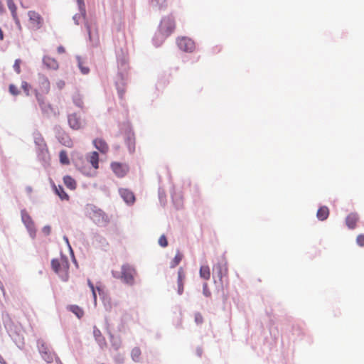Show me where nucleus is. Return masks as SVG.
I'll list each match as a JSON object with an SVG mask.
<instances>
[{"label":"nucleus","mask_w":364,"mask_h":364,"mask_svg":"<svg viewBox=\"0 0 364 364\" xmlns=\"http://www.w3.org/2000/svg\"><path fill=\"white\" fill-rule=\"evenodd\" d=\"M117 60L118 73L115 79V86L118 95L122 99L124 93V86L129 68L127 58L122 49L120 52L117 53Z\"/></svg>","instance_id":"obj_1"},{"label":"nucleus","mask_w":364,"mask_h":364,"mask_svg":"<svg viewBox=\"0 0 364 364\" xmlns=\"http://www.w3.org/2000/svg\"><path fill=\"white\" fill-rule=\"evenodd\" d=\"M175 29V21L172 16L164 17L159 25V31L153 37V43L156 47L160 46L164 40Z\"/></svg>","instance_id":"obj_2"},{"label":"nucleus","mask_w":364,"mask_h":364,"mask_svg":"<svg viewBox=\"0 0 364 364\" xmlns=\"http://www.w3.org/2000/svg\"><path fill=\"white\" fill-rule=\"evenodd\" d=\"M86 213L97 226L105 227L109 222L108 215L102 209L93 204L87 205Z\"/></svg>","instance_id":"obj_3"},{"label":"nucleus","mask_w":364,"mask_h":364,"mask_svg":"<svg viewBox=\"0 0 364 364\" xmlns=\"http://www.w3.org/2000/svg\"><path fill=\"white\" fill-rule=\"evenodd\" d=\"M135 269L129 264H124L121 267V272L112 271L114 278L121 279L125 284L132 285L134 284V274Z\"/></svg>","instance_id":"obj_4"},{"label":"nucleus","mask_w":364,"mask_h":364,"mask_svg":"<svg viewBox=\"0 0 364 364\" xmlns=\"http://www.w3.org/2000/svg\"><path fill=\"white\" fill-rule=\"evenodd\" d=\"M64 259V262L61 264L59 259L57 258L52 259L51 260V268L56 273L59 277L63 282H67L69 278L68 275V268L69 263L67 257L65 256L63 257Z\"/></svg>","instance_id":"obj_5"},{"label":"nucleus","mask_w":364,"mask_h":364,"mask_svg":"<svg viewBox=\"0 0 364 364\" xmlns=\"http://www.w3.org/2000/svg\"><path fill=\"white\" fill-rule=\"evenodd\" d=\"M21 221L25 225L30 237L34 239L36 235V229L34 222L26 209L21 210Z\"/></svg>","instance_id":"obj_6"},{"label":"nucleus","mask_w":364,"mask_h":364,"mask_svg":"<svg viewBox=\"0 0 364 364\" xmlns=\"http://www.w3.org/2000/svg\"><path fill=\"white\" fill-rule=\"evenodd\" d=\"M53 132L55 136L59 143L67 147L73 146L72 139L60 125H55L53 127Z\"/></svg>","instance_id":"obj_7"},{"label":"nucleus","mask_w":364,"mask_h":364,"mask_svg":"<svg viewBox=\"0 0 364 364\" xmlns=\"http://www.w3.org/2000/svg\"><path fill=\"white\" fill-rule=\"evenodd\" d=\"M2 321L9 336H13V333H17L18 331H20V328L14 323L8 313L3 314Z\"/></svg>","instance_id":"obj_8"},{"label":"nucleus","mask_w":364,"mask_h":364,"mask_svg":"<svg viewBox=\"0 0 364 364\" xmlns=\"http://www.w3.org/2000/svg\"><path fill=\"white\" fill-rule=\"evenodd\" d=\"M176 43L180 50L186 53H191L195 48L193 41L188 37L178 38Z\"/></svg>","instance_id":"obj_9"},{"label":"nucleus","mask_w":364,"mask_h":364,"mask_svg":"<svg viewBox=\"0 0 364 364\" xmlns=\"http://www.w3.org/2000/svg\"><path fill=\"white\" fill-rule=\"evenodd\" d=\"M227 272L228 268L226 267V262H218L215 264L213 267V278L215 279V283H217L215 278H218L221 286H223V277L226 274Z\"/></svg>","instance_id":"obj_10"},{"label":"nucleus","mask_w":364,"mask_h":364,"mask_svg":"<svg viewBox=\"0 0 364 364\" xmlns=\"http://www.w3.org/2000/svg\"><path fill=\"white\" fill-rule=\"evenodd\" d=\"M37 158L41 164L46 167L50 161V155L47 145L36 148Z\"/></svg>","instance_id":"obj_11"},{"label":"nucleus","mask_w":364,"mask_h":364,"mask_svg":"<svg viewBox=\"0 0 364 364\" xmlns=\"http://www.w3.org/2000/svg\"><path fill=\"white\" fill-rule=\"evenodd\" d=\"M111 168L118 178L124 177L129 171L128 166L119 162H112Z\"/></svg>","instance_id":"obj_12"},{"label":"nucleus","mask_w":364,"mask_h":364,"mask_svg":"<svg viewBox=\"0 0 364 364\" xmlns=\"http://www.w3.org/2000/svg\"><path fill=\"white\" fill-rule=\"evenodd\" d=\"M124 141L127 144L129 151L133 153L135 150V138L134 133L131 129H128L125 132Z\"/></svg>","instance_id":"obj_13"},{"label":"nucleus","mask_w":364,"mask_h":364,"mask_svg":"<svg viewBox=\"0 0 364 364\" xmlns=\"http://www.w3.org/2000/svg\"><path fill=\"white\" fill-rule=\"evenodd\" d=\"M119 193L123 200L128 205H132L134 203L135 196L132 191L127 188H119Z\"/></svg>","instance_id":"obj_14"},{"label":"nucleus","mask_w":364,"mask_h":364,"mask_svg":"<svg viewBox=\"0 0 364 364\" xmlns=\"http://www.w3.org/2000/svg\"><path fill=\"white\" fill-rule=\"evenodd\" d=\"M68 122L69 127L74 130H78L82 127L80 117H78L76 113H73L68 115Z\"/></svg>","instance_id":"obj_15"},{"label":"nucleus","mask_w":364,"mask_h":364,"mask_svg":"<svg viewBox=\"0 0 364 364\" xmlns=\"http://www.w3.org/2000/svg\"><path fill=\"white\" fill-rule=\"evenodd\" d=\"M38 82L39 84V89L43 94L48 93L50 90V82L46 76L39 73L38 75Z\"/></svg>","instance_id":"obj_16"},{"label":"nucleus","mask_w":364,"mask_h":364,"mask_svg":"<svg viewBox=\"0 0 364 364\" xmlns=\"http://www.w3.org/2000/svg\"><path fill=\"white\" fill-rule=\"evenodd\" d=\"M28 16L31 22L36 25V28H40L42 26L43 18L38 13L34 11H29Z\"/></svg>","instance_id":"obj_17"},{"label":"nucleus","mask_w":364,"mask_h":364,"mask_svg":"<svg viewBox=\"0 0 364 364\" xmlns=\"http://www.w3.org/2000/svg\"><path fill=\"white\" fill-rule=\"evenodd\" d=\"M52 187L54 193L60 198L62 200H68L69 196L65 191L63 187L60 185L56 186L54 183H52Z\"/></svg>","instance_id":"obj_18"},{"label":"nucleus","mask_w":364,"mask_h":364,"mask_svg":"<svg viewBox=\"0 0 364 364\" xmlns=\"http://www.w3.org/2000/svg\"><path fill=\"white\" fill-rule=\"evenodd\" d=\"M96 289L98 291L100 296L102 298V299L103 301V304H104L105 310L107 311H110L112 309V304H111L110 299L107 296L105 295V293L101 287L97 286Z\"/></svg>","instance_id":"obj_19"},{"label":"nucleus","mask_w":364,"mask_h":364,"mask_svg":"<svg viewBox=\"0 0 364 364\" xmlns=\"http://www.w3.org/2000/svg\"><path fill=\"white\" fill-rule=\"evenodd\" d=\"M185 273L182 267H180L178 270V277H177V286L178 289L177 292L179 295H181L183 292V280L185 279Z\"/></svg>","instance_id":"obj_20"},{"label":"nucleus","mask_w":364,"mask_h":364,"mask_svg":"<svg viewBox=\"0 0 364 364\" xmlns=\"http://www.w3.org/2000/svg\"><path fill=\"white\" fill-rule=\"evenodd\" d=\"M329 216V209L326 205H321L317 210L316 218L320 221L326 220Z\"/></svg>","instance_id":"obj_21"},{"label":"nucleus","mask_w":364,"mask_h":364,"mask_svg":"<svg viewBox=\"0 0 364 364\" xmlns=\"http://www.w3.org/2000/svg\"><path fill=\"white\" fill-rule=\"evenodd\" d=\"M358 220V215L357 213H351L346 218V224L349 229H354L356 225V223Z\"/></svg>","instance_id":"obj_22"},{"label":"nucleus","mask_w":364,"mask_h":364,"mask_svg":"<svg viewBox=\"0 0 364 364\" xmlns=\"http://www.w3.org/2000/svg\"><path fill=\"white\" fill-rule=\"evenodd\" d=\"M40 108L43 114L46 115L48 117H50L52 114L57 117L58 114L50 103L46 102V104L41 105Z\"/></svg>","instance_id":"obj_23"},{"label":"nucleus","mask_w":364,"mask_h":364,"mask_svg":"<svg viewBox=\"0 0 364 364\" xmlns=\"http://www.w3.org/2000/svg\"><path fill=\"white\" fill-rule=\"evenodd\" d=\"M94 146L100 152L105 154L108 150V146L105 140L102 139H95L93 141Z\"/></svg>","instance_id":"obj_24"},{"label":"nucleus","mask_w":364,"mask_h":364,"mask_svg":"<svg viewBox=\"0 0 364 364\" xmlns=\"http://www.w3.org/2000/svg\"><path fill=\"white\" fill-rule=\"evenodd\" d=\"M171 198L173 205H175L176 209H180L183 206L182 203V196L180 193H178L176 191H173L171 193Z\"/></svg>","instance_id":"obj_25"},{"label":"nucleus","mask_w":364,"mask_h":364,"mask_svg":"<svg viewBox=\"0 0 364 364\" xmlns=\"http://www.w3.org/2000/svg\"><path fill=\"white\" fill-rule=\"evenodd\" d=\"M43 63L50 69L56 70L58 68V62L50 57L44 56L43 58Z\"/></svg>","instance_id":"obj_26"},{"label":"nucleus","mask_w":364,"mask_h":364,"mask_svg":"<svg viewBox=\"0 0 364 364\" xmlns=\"http://www.w3.org/2000/svg\"><path fill=\"white\" fill-rule=\"evenodd\" d=\"M109 341L112 348L115 350H118L121 346V339L119 337L114 336L109 331H108Z\"/></svg>","instance_id":"obj_27"},{"label":"nucleus","mask_w":364,"mask_h":364,"mask_svg":"<svg viewBox=\"0 0 364 364\" xmlns=\"http://www.w3.org/2000/svg\"><path fill=\"white\" fill-rule=\"evenodd\" d=\"M33 139H34V144L36 146L41 147V146H45L46 144L43 136L39 132H35L33 133Z\"/></svg>","instance_id":"obj_28"},{"label":"nucleus","mask_w":364,"mask_h":364,"mask_svg":"<svg viewBox=\"0 0 364 364\" xmlns=\"http://www.w3.org/2000/svg\"><path fill=\"white\" fill-rule=\"evenodd\" d=\"M93 336L96 342L100 347H102V345L105 344V338L102 336L101 331L96 326H95L93 329Z\"/></svg>","instance_id":"obj_29"},{"label":"nucleus","mask_w":364,"mask_h":364,"mask_svg":"<svg viewBox=\"0 0 364 364\" xmlns=\"http://www.w3.org/2000/svg\"><path fill=\"white\" fill-rule=\"evenodd\" d=\"M67 309L73 313L78 318H81L84 315L83 309L77 305H69Z\"/></svg>","instance_id":"obj_30"},{"label":"nucleus","mask_w":364,"mask_h":364,"mask_svg":"<svg viewBox=\"0 0 364 364\" xmlns=\"http://www.w3.org/2000/svg\"><path fill=\"white\" fill-rule=\"evenodd\" d=\"M63 183L66 187L70 190H75L76 188L75 180L69 175H66L63 177Z\"/></svg>","instance_id":"obj_31"},{"label":"nucleus","mask_w":364,"mask_h":364,"mask_svg":"<svg viewBox=\"0 0 364 364\" xmlns=\"http://www.w3.org/2000/svg\"><path fill=\"white\" fill-rule=\"evenodd\" d=\"M13 336H11L17 347L19 349H23L24 346L23 338L20 335V331H18L17 333H13Z\"/></svg>","instance_id":"obj_32"},{"label":"nucleus","mask_w":364,"mask_h":364,"mask_svg":"<svg viewBox=\"0 0 364 364\" xmlns=\"http://www.w3.org/2000/svg\"><path fill=\"white\" fill-rule=\"evenodd\" d=\"M76 60L77 62L78 68L80 69L81 73L83 75H87L90 73V68L83 65V62L81 57L80 55H77Z\"/></svg>","instance_id":"obj_33"},{"label":"nucleus","mask_w":364,"mask_h":364,"mask_svg":"<svg viewBox=\"0 0 364 364\" xmlns=\"http://www.w3.org/2000/svg\"><path fill=\"white\" fill-rule=\"evenodd\" d=\"M90 163L92 166L95 169L98 168L99 167V154L97 151L92 152V154L90 157Z\"/></svg>","instance_id":"obj_34"},{"label":"nucleus","mask_w":364,"mask_h":364,"mask_svg":"<svg viewBox=\"0 0 364 364\" xmlns=\"http://www.w3.org/2000/svg\"><path fill=\"white\" fill-rule=\"evenodd\" d=\"M200 276L201 278L208 280L210 277V272L208 266H201L200 268Z\"/></svg>","instance_id":"obj_35"},{"label":"nucleus","mask_w":364,"mask_h":364,"mask_svg":"<svg viewBox=\"0 0 364 364\" xmlns=\"http://www.w3.org/2000/svg\"><path fill=\"white\" fill-rule=\"evenodd\" d=\"M59 159H60V164L63 165L70 164V159L68 156V154H67L66 151H65V150H62L60 151Z\"/></svg>","instance_id":"obj_36"},{"label":"nucleus","mask_w":364,"mask_h":364,"mask_svg":"<svg viewBox=\"0 0 364 364\" xmlns=\"http://www.w3.org/2000/svg\"><path fill=\"white\" fill-rule=\"evenodd\" d=\"M38 349L41 355L43 354L46 351L49 350L46 342L43 340H38L37 341Z\"/></svg>","instance_id":"obj_37"},{"label":"nucleus","mask_w":364,"mask_h":364,"mask_svg":"<svg viewBox=\"0 0 364 364\" xmlns=\"http://www.w3.org/2000/svg\"><path fill=\"white\" fill-rule=\"evenodd\" d=\"M141 355V350L138 347H134L131 352L132 359L134 362H139Z\"/></svg>","instance_id":"obj_38"},{"label":"nucleus","mask_w":364,"mask_h":364,"mask_svg":"<svg viewBox=\"0 0 364 364\" xmlns=\"http://www.w3.org/2000/svg\"><path fill=\"white\" fill-rule=\"evenodd\" d=\"M183 255L178 251L177 254L175 255L174 258L170 262V267L174 268L176 267L181 261Z\"/></svg>","instance_id":"obj_39"},{"label":"nucleus","mask_w":364,"mask_h":364,"mask_svg":"<svg viewBox=\"0 0 364 364\" xmlns=\"http://www.w3.org/2000/svg\"><path fill=\"white\" fill-rule=\"evenodd\" d=\"M54 356L55 353H52L50 350L41 355L42 358L48 363L53 362Z\"/></svg>","instance_id":"obj_40"},{"label":"nucleus","mask_w":364,"mask_h":364,"mask_svg":"<svg viewBox=\"0 0 364 364\" xmlns=\"http://www.w3.org/2000/svg\"><path fill=\"white\" fill-rule=\"evenodd\" d=\"M77 3L80 13H81V15L82 16L83 18L85 19L86 9H85V4L84 2V0H77Z\"/></svg>","instance_id":"obj_41"},{"label":"nucleus","mask_w":364,"mask_h":364,"mask_svg":"<svg viewBox=\"0 0 364 364\" xmlns=\"http://www.w3.org/2000/svg\"><path fill=\"white\" fill-rule=\"evenodd\" d=\"M35 94L36 100L40 107L46 104V102L44 101V97L42 94L39 93V92L36 90H35Z\"/></svg>","instance_id":"obj_42"},{"label":"nucleus","mask_w":364,"mask_h":364,"mask_svg":"<svg viewBox=\"0 0 364 364\" xmlns=\"http://www.w3.org/2000/svg\"><path fill=\"white\" fill-rule=\"evenodd\" d=\"M159 245L162 247H166L168 245V240L165 235H161V237L159 239Z\"/></svg>","instance_id":"obj_43"},{"label":"nucleus","mask_w":364,"mask_h":364,"mask_svg":"<svg viewBox=\"0 0 364 364\" xmlns=\"http://www.w3.org/2000/svg\"><path fill=\"white\" fill-rule=\"evenodd\" d=\"M9 92L14 96H16L20 93V91L18 90V87L14 84L9 85Z\"/></svg>","instance_id":"obj_44"},{"label":"nucleus","mask_w":364,"mask_h":364,"mask_svg":"<svg viewBox=\"0 0 364 364\" xmlns=\"http://www.w3.org/2000/svg\"><path fill=\"white\" fill-rule=\"evenodd\" d=\"M7 6H8V8H9V9L10 10V11L11 13V15L16 14L17 8H16V4H14V1L8 2L7 3Z\"/></svg>","instance_id":"obj_45"},{"label":"nucleus","mask_w":364,"mask_h":364,"mask_svg":"<svg viewBox=\"0 0 364 364\" xmlns=\"http://www.w3.org/2000/svg\"><path fill=\"white\" fill-rule=\"evenodd\" d=\"M21 63V60L20 59H16L14 64V70L16 73L19 74L21 73V68H20V64Z\"/></svg>","instance_id":"obj_46"},{"label":"nucleus","mask_w":364,"mask_h":364,"mask_svg":"<svg viewBox=\"0 0 364 364\" xmlns=\"http://www.w3.org/2000/svg\"><path fill=\"white\" fill-rule=\"evenodd\" d=\"M203 294L206 297H210L211 296V292L208 289L207 283H204L203 285Z\"/></svg>","instance_id":"obj_47"},{"label":"nucleus","mask_w":364,"mask_h":364,"mask_svg":"<svg viewBox=\"0 0 364 364\" xmlns=\"http://www.w3.org/2000/svg\"><path fill=\"white\" fill-rule=\"evenodd\" d=\"M21 87L23 90L24 92L26 93V95L27 96H28L30 95L29 94L30 85L28 82H26L25 81H23L22 84H21Z\"/></svg>","instance_id":"obj_48"},{"label":"nucleus","mask_w":364,"mask_h":364,"mask_svg":"<svg viewBox=\"0 0 364 364\" xmlns=\"http://www.w3.org/2000/svg\"><path fill=\"white\" fill-rule=\"evenodd\" d=\"M356 242L360 247L364 246V235L363 234H360V235H358V237L356 238Z\"/></svg>","instance_id":"obj_49"},{"label":"nucleus","mask_w":364,"mask_h":364,"mask_svg":"<svg viewBox=\"0 0 364 364\" xmlns=\"http://www.w3.org/2000/svg\"><path fill=\"white\" fill-rule=\"evenodd\" d=\"M114 360L117 364H122L124 363V357L121 354H117L114 357Z\"/></svg>","instance_id":"obj_50"},{"label":"nucleus","mask_w":364,"mask_h":364,"mask_svg":"<svg viewBox=\"0 0 364 364\" xmlns=\"http://www.w3.org/2000/svg\"><path fill=\"white\" fill-rule=\"evenodd\" d=\"M85 28L87 29V31L88 33V36H89V39L90 41H92V33H91V28H90V24L87 23V22H85Z\"/></svg>","instance_id":"obj_51"},{"label":"nucleus","mask_w":364,"mask_h":364,"mask_svg":"<svg viewBox=\"0 0 364 364\" xmlns=\"http://www.w3.org/2000/svg\"><path fill=\"white\" fill-rule=\"evenodd\" d=\"M42 232H43V234H45L46 235H49L50 234V232H51V228L50 225H45L43 229H42Z\"/></svg>","instance_id":"obj_52"},{"label":"nucleus","mask_w":364,"mask_h":364,"mask_svg":"<svg viewBox=\"0 0 364 364\" xmlns=\"http://www.w3.org/2000/svg\"><path fill=\"white\" fill-rule=\"evenodd\" d=\"M73 102L78 107H82V102L80 98L74 97Z\"/></svg>","instance_id":"obj_53"},{"label":"nucleus","mask_w":364,"mask_h":364,"mask_svg":"<svg viewBox=\"0 0 364 364\" xmlns=\"http://www.w3.org/2000/svg\"><path fill=\"white\" fill-rule=\"evenodd\" d=\"M12 18L16 23V25L18 26V28H21V23H20V21L17 16V14H12Z\"/></svg>","instance_id":"obj_54"},{"label":"nucleus","mask_w":364,"mask_h":364,"mask_svg":"<svg viewBox=\"0 0 364 364\" xmlns=\"http://www.w3.org/2000/svg\"><path fill=\"white\" fill-rule=\"evenodd\" d=\"M81 16L82 17V16L81 15V13L80 14H76L73 16V19L76 25H79V20Z\"/></svg>","instance_id":"obj_55"},{"label":"nucleus","mask_w":364,"mask_h":364,"mask_svg":"<svg viewBox=\"0 0 364 364\" xmlns=\"http://www.w3.org/2000/svg\"><path fill=\"white\" fill-rule=\"evenodd\" d=\"M65 82L63 80H58L56 83V85L59 90H62L65 87Z\"/></svg>","instance_id":"obj_56"},{"label":"nucleus","mask_w":364,"mask_h":364,"mask_svg":"<svg viewBox=\"0 0 364 364\" xmlns=\"http://www.w3.org/2000/svg\"><path fill=\"white\" fill-rule=\"evenodd\" d=\"M195 321L197 323H200L203 321V318L200 314H196L195 316Z\"/></svg>","instance_id":"obj_57"},{"label":"nucleus","mask_w":364,"mask_h":364,"mask_svg":"<svg viewBox=\"0 0 364 364\" xmlns=\"http://www.w3.org/2000/svg\"><path fill=\"white\" fill-rule=\"evenodd\" d=\"M67 246H68V249H69V251H70V253L71 256H72V257H73V261H74V262H76V260H75V257H74V252H73V249H72V247H71L70 244V243H69V244H67Z\"/></svg>","instance_id":"obj_58"},{"label":"nucleus","mask_w":364,"mask_h":364,"mask_svg":"<svg viewBox=\"0 0 364 364\" xmlns=\"http://www.w3.org/2000/svg\"><path fill=\"white\" fill-rule=\"evenodd\" d=\"M87 284L92 291H94V290H95V286L93 283L90 281V279H87Z\"/></svg>","instance_id":"obj_59"},{"label":"nucleus","mask_w":364,"mask_h":364,"mask_svg":"<svg viewBox=\"0 0 364 364\" xmlns=\"http://www.w3.org/2000/svg\"><path fill=\"white\" fill-rule=\"evenodd\" d=\"M159 200H160L161 204L164 205L165 203L164 201L163 193L160 191H159Z\"/></svg>","instance_id":"obj_60"},{"label":"nucleus","mask_w":364,"mask_h":364,"mask_svg":"<svg viewBox=\"0 0 364 364\" xmlns=\"http://www.w3.org/2000/svg\"><path fill=\"white\" fill-rule=\"evenodd\" d=\"M57 50L58 53H64L65 52V49L63 46H58Z\"/></svg>","instance_id":"obj_61"},{"label":"nucleus","mask_w":364,"mask_h":364,"mask_svg":"<svg viewBox=\"0 0 364 364\" xmlns=\"http://www.w3.org/2000/svg\"><path fill=\"white\" fill-rule=\"evenodd\" d=\"M202 353H203V349H202L200 347H198V348H196V355H197L198 357H201Z\"/></svg>","instance_id":"obj_62"},{"label":"nucleus","mask_w":364,"mask_h":364,"mask_svg":"<svg viewBox=\"0 0 364 364\" xmlns=\"http://www.w3.org/2000/svg\"><path fill=\"white\" fill-rule=\"evenodd\" d=\"M82 173L85 176H93V174L92 173V171L91 170H89V171H82Z\"/></svg>","instance_id":"obj_63"},{"label":"nucleus","mask_w":364,"mask_h":364,"mask_svg":"<svg viewBox=\"0 0 364 364\" xmlns=\"http://www.w3.org/2000/svg\"><path fill=\"white\" fill-rule=\"evenodd\" d=\"M4 11H5V9H4V4L1 2V1L0 0V14H2Z\"/></svg>","instance_id":"obj_64"}]
</instances>
